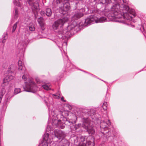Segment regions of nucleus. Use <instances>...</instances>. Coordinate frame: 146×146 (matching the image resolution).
Listing matches in <instances>:
<instances>
[{
    "mask_svg": "<svg viewBox=\"0 0 146 146\" xmlns=\"http://www.w3.org/2000/svg\"><path fill=\"white\" fill-rule=\"evenodd\" d=\"M92 121H90L88 118L85 119L83 121L82 127L87 130V131L90 134H93L95 133V130L93 128L91 124Z\"/></svg>",
    "mask_w": 146,
    "mask_h": 146,
    "instance_id": "f257e3e1",
    "label": "nucleus"
},
{
    "mask_svg": "<svg viewBox=\"0 0 146 146\" xmlns=\"http://www.w3.org/2000/svg\"><path fill=\"white\" fill-rule=\"evenodd\" d=\"M68 18L66 17L58 19L52 25L53 29L54 30L57 29L59 26H60V27H62L64 23L68 21Z\"/></svg>",
    "mask_w": 146,
    "mask_h": 146,
    "instance_id": "f03ea898",
    "label": "nucleus"
},
{
    "mask_svg": "<svg viewBox=\"0 0 146 146\" xmlns=\"http://www.w3.org/2000/svg\"><path fill=\"white\" fill-rule=\"evenodd\" d=\"M24 90L30 92H35L36 91V88L34 82L31 80L28 84L26 85V86L24 88Z\"/></svg>",
    "mask_w": 146,
    "mask_h": 146,
    "instance_id": "7ed1b4c3",
    "label": "nucleus"
},
{
    "mask_svg": "<svg viewBox=\"0 0 146 146\" xmlns=\"http://www.w3.org/2000/svg\"><path fill=\"white\" fill-rule=\"evenodd\" d=\"M28 3L31 7V8L33 12L38 9L39 7V2L38 1L34 2L33 0H27Z\"/></svg>",
    "mask_w": 146,
    "mask_h": 146,
    "instance_id": "20e7f679",
    "label": "nucleus"
},
{
    "mask_svg": "<svg viewBox=\"0 0 146 146\" xmlns=\"http://www.w3.org/2000/svg\"><path fill=\"white\" fill-rule=\"evenodd\" d=\"M76 26V22L75 21L73 22L70 25H69L68 26L66 29L64 30L63 31L62 33L64 35V34H66L68 35V32L73 30Z\"/></svg>",
    "mask_w": 146,
    "mask_h": 146,
    "instance_id": "39448f33",
    "label": "nucleus"
},
{
    "mask_svg": "<svg viewBox=\"0 0 146 146\" xmlns=\"http://www.w3.org/2000/svg\"><path fill=\"white\" fill-rule=\"evenodd\" d=\"M55 136L59 139H63L65 137V134L62 131L58 130L54 131Z\"/></svg>",
    "mask_w": 146,
    "mask_h": 146,
    "instance_id": "423d86ee",
    "label": "nucleus"
},
{
    "mask_svg": "<svg viewBox=\"0 0 146 146\" xmlns=\"http://www.w3.org/2000/svg\"><path fill=\"white\" fill-rule=\"evenodd\" d=\"M44 142L40 145V146H48L47 143L51 142V140L49 138V135L48 133H46L44 134Z\"/></svg>",
    "mask_w": 146,
    "mask_h": 146,
    "instance_id": "0eeeda50",
    "label": "nucleus"
},
{
    "mask_svg": "<svg viewBox=\"0 0 146 146\" xmlns=\"http://www.w3.org/2000/svg\"><path fill=\"white\" fill-rule=\"evenodd\" d=\"M13 77L11 75H8L5 77L3 80L2 86L4 87L8 84L9 82L13 79Z\"/></svg>",
    "mask_w": 146,
    "mask_h": 146,
    "instance_id": "6e6552de",
    "label": "nucleus"
},
{
    "mask_svg": "<svg viewBox=\"0 0 146 146\" xmlns=\"http://www.w3.org/2000/svg\"><path fill=\"white\" fill-rule=\"evenodd\" d=\"M97 18L95 16H91L86 19L85 23L87 24H90L95 21L96 23H98V22L97 21Z\"/></svg>",
    "mask_w": 146,
    "mask_h": 146,
    "instance_id": "1a4fd4ad",
    "label": "nucleus"
},
{
    "mask_svg": "<svg viewBox=\"0 0 146 146\" xmlns=\"http://www.w3.org/2000/svg\"><path fill=\"white\" fill-rule=\"evenodd\" d=\"M85 137H81L79 140L80 142L77 146H86V142L85 141Z\"/></svg>",
    "mask_w": 146,
    "mask_h": 146,
    "instance_id": "9d476101",
    "label": "nucleus"
},
{
    "mask_svg": "<svg viewBox=\"0 0 146 146\" xmlns=\"http://www.w3.org/2000/svg\"><path fill=\"white\" fill-rule=\"evenodd\" d=\"M83 15V14L81 12H78L75 13V14L72 17V19L73 20H77L80 18Z\"/></svg>",
    "mask_w": 146,
    "mask_h": 146,
    "instance_id": "9b49d317",
    "label": "nucleus"
},
{
    "mask_svg": "<svg viewBox=\"0 0 146 146\" xmlns=\"http://www.w3.org/2000/svg\"><path fill=\"white\" fill-rule=\"evenodd\" d=\"M70 4L68 2H66L64 4L63 7L61 9L64 11L66 12L70 9Z\"/></svg>",
    "mask_w": 146,
    "mask_h": 146,
    "instance_id": "f8f14e48",
    "label": "nucleus"
},
{
    "mask_svg": "<svg viewBox=\"0 0 146 146\" xmlns=\"http://www.w3.org/2000/svg\"><path fill=\"white\" fill-rule=\"evenodd\" d=\"M38 22L42 30L44 29V20L42 17H40L38 18Z\"/></svg>",
    "mask_w": 146,
    "mask_h": 146,
    "instance_id": "ddd939ff",
    "label": "nucleus"
},
{
    "mask_svg": "<svg viewBox=\"0 0 146 146\" xmlns=\"http://www.w3.org/2000/svg\"><path fill=\"white\" fill-rule=\"evenodd\" d=\"M106 19V18L104 17H102L99 19L97 18V21L98 22V23H102L105 22Z\"/></svg>",
    "mask_w": 146,
    "mask_h": 146,
    "instance_id": "4468645a",
    "label": "nucleus"
},
{
    "mask_svg": "<svg viewBox=\"0 0 146 146\" xmlns=\"http://www.w3.org/2000/svg\"><path fill=\"white\" fill-rule=\"evenodd\" d=\"M46 15L48 17H50L52 14V12L51 9L47 8L46 9Z\"/></svg>",
    "mask_w": 146,
    "mask_h": 146,
    "instance_id": "2eb2a0df",
    "label": "nucleus"
},
{
    "mask_svg": "<svg viewBox=\"0 0 146 146\" xmlns=\"http://www.w3.org/2000/svg\"><path fill=\"white\" fill-rule=\"evenodd\" d=\"M9 69L10 70H8V72L10 73L11 72H13L15 70V67L14 65H11L9 66Z\"/></svg>",
    "mask_w": 146,
    "mask_h": 146,
    "instance_id": "dca6fc26",
    "label": "nucleus"
},
{
    "mask_svg": "<svg viewBox=\"0 0 146 146\" xmlns=\"http://www.w3.org/2000/svg\"><path fill=\"white\" fill-rule=\"evenodd\" d=\"M92 142H91V141H88L87 142L86 144V146H94V143L93 142L94 141V139H92Z\"/></svg>",
    "mask_w": 146,
    "mask_h": 146,
    "instance_id": "f3484780",
    "label": "nucleus"
},
{
    "mask_svg": "<svg viewBox=\"0 0 146 146\" xmlns=\"http://www.w3.org/2000/svg\"><path fill=\"white\" fill-rule=\"evenodd\" d=\"M14 3L15 5L18 6H19L21 5L20 0H14Z\"/></svg>",
    "mask_w": 146,
    "mask_h": 146,
    "instance_id": "a211bd4d",
    "label": "nucleus"
},
{
    "mask_svg": "<svg viewBox=\"0 0 146 146\" xmlns=\"http://www.w3.org/2000/svg\"><path fill=\"white\" fill-rule=\"evenodd\" d=\"M18 65L19 66V70H22L23 68V64L21 61L19 60L18 62Z\"/></svg>",
    "mask_w": 146,
    "mask_h": 146,
    "instance_id": "6ab92c4d",
    "label": "nucleus"
},
{
    "mask_svg": "<svg viewBox=\"0 0 146 146\" xmlns=\"http://www.w3.org/2000/svg\"><path fill=\"white\" fill-rule=\"evenodd\" d=\"M107 125L108 124L104 122H102L100 124V127L102 128H104L107 127Z\"/></svg>",
    "mask_w": 146,
    "mask_h": 146,
    "instance_id": "aec40b11",
    "label": "nucleus"
},
{
    "mask_svg": "<svg viewBox=\"0 0 146 146\" xmlns=\"http://www.w3.org/2000/svg\"><path fill=\"white\" fill-rule=\"evenodd\" d=\"M42 87L44 89L47 90L50 89V86L47 85H43L42 86Z\"/></svg>",
    "mask_w": 146,
    "mask_h": 146,
    "instance_id": "412c9836",
    "label": "nucleus"
},
{
    "mask_svg": "<svg viewBox=\"0 0 146 146\" xmlns=\"http://www.w3.org/2000/svg\"><path fill=\"white\" fill-rule=\"evenodd\" d=\"M18 23L16 22L13 25V29L12 30V32L13 33L14 32L15 30L16 29L17 27V25Z\"/></svg>",
    "mask_w": 146,
    "mask_h": 146,
    "instance_id": "4be33fe9",
    "label": "nucleus"
},
{
    "mask_svg": "<svg viewBox=\"0 0 146 146\" xmlns=\"http://www.w3.org/2000/svg\"><path fill=\"white\" fill-rule=\"evenodd\" d=\"M103 108L104 110H106L107 109V103L106 102H105L104 103L103 105Z\"/></svg>",
    "mask_w": 146,
    "mask_h": 146,
    "instance_id": "5701e85b",
    "label": "nucleus"
},
{
    "mask_svg": "<svg viewBox=\"0 0 146 146\" xmlns=\"http://www.w3.org/2000/svg\"><path fill=\"white\" fill-rule=\"evenodd\" d=\"M21 90L19 88H15L14 90V93L16 94L20 92Z\"/></svg>",
    "mask_w": 146,
    "mask_h": 146,
    "instance_id": "b1692460",
    "label": "nucleus"
},
{
    "mask_svg": "<svg viewBox=\"0 0 146 146\" xmlns=\"http://www.w3.org/2000/svg\"><path fill=\"white\" fill-rule=\"evenodd\" d=\"M123 9L126 11H128L129 9V8L128 6L125 5L123 6Z\"/></svg>",
    "mask_w": 146,
    "mask_h": 146,
    "instance_id": "393cba45",
    "label": "nucleus"
},
{
    "mask_svg": "<svg viewBox=\"0 0 146 146\" xmlns=\"http://www.w3.org/2000/svg\"><path fill=\"white\" fill-rule=\"evenodd\" d=\"M15 15L16 18L18 16V10L17 9H15Z\"/></svg>",
    "mask_w": 146,
    "mask_h": 146,
    "instance_id": "a878e982",
    "label": "nucleus"
},
{
    "mask_svg": "<svg viewBox=\"0 0 146 146\" xmlns=\"http://www.w3.org/2000/svg\"><path fill=\"white\" fill-rule=\"evenodd\" d=\"M5 90L4 89H3L1 90V93H0V95H3L4 94L5 92Z\"/></svg>",
    "mask_w": 146,
    "mask_h": 146,
    "instance_id": "bb28decb",
    "label": "nucleus"
},
{
    "mask_svg": "<svg viewBox=\"0 0 146 146\" xmlns=\"http://www.w3.org/2000/svg\"><path fill=\"white\" fill-rule=\"evenodd\" d=\"M69 0H56L57 3H60L64 1H68Z\"/></svg>",
    "mask_w": 146,
    "mask_h": 146,
    "instance_id": "cd10ccee",
    "label": "nucleus"
},
{
    "mask_svg": "<svg viewBox=\"0 0 146 146\" xmlns=\"http://www.w3.org/2000/svg\"><path fill=\"white\" fill-rule=\"evenodd\" d=\"M108 0H102V3L104 4L108 3Z\"/></svg>",
    "mask_w": 146,
    "mask_h": 146,
    "instance_id": "c85d7f7f",
    "label": "nucleus"
},
{
    "mask_svg": "<svg viewBox=\"0 0 146 146\" xmlns=\"http://www.w3.org/2000/svg\"><path fill=\"white\" fill-rule=\"evenodd\" d=\"M30 30L31 31H33L35 30V28L33 26H30L29 27Z\"/></svg>",
    "mask_w": 146,
    "mask_h": 146,
    "instance_id": "c756f323",
    "label": "nucleus"
},
{
    "mask_svg": "<svg viewBox=\"0 0 146 146\" xmlns=\"http://www.w3.org/2000/svg\"><path fill=\"white\" fill-rule=\"evenodd\" d=\"M22 78L24 80H26V77L25 76V75H24L22 76Z\"/></svg>",
    "mask_w": 146,
    "mask_h": 146,
    "instance_id": "7c9ffc66",
    "label": "nucleus"
},
{
    "mask_svg": "<svg viewBox=\"0 0 146 146\" xmlns=\"http://www.w3.org/2000/svg\"><path fill=\"white\" fill-rule=\"evenodd\" d=\"M3 96V95H0V102H1V101L2 98Z\"/></svg>",
    "mask_w": 146,
    "mask_h": 146,
    "instance_id": "2f4dec72",
    "label": "nucleus"
},
{
    "mask_svg": "<svg viewBox=\"0 0 146 146\" xmlns=\"http://www.w3.org/2000/svg\"><path fill=\"white\" fill-rule=\"evenodd\" d=\"M54 95V96H56V97L55 98L56 99H59L60 98V97L58 96H56L55 95Z\"/></svg>",
    "mask_w": 146,
    "mask_h": 146,
    "instance_id": "473e14b6",
    "label": "nucleus"
},
{
    "mask_svg": "<svg viewBox=\"0 0 146 146\" xmlns=\"http://www.w3.org/2000/svg\"><path fill=\"white\" fill-rule=\"evenodd\" d=\"M61 100L63 101H64V102H66V101L64 100V98L63 97H62L61 98Z\"/></svg>",
    "mask_w": 146,
    "mask_h": 146,
    "instance_id": "72a5a7b5",
    "label": "nucleus"
},
{
    "mask_svg": "<svg viewBox=\"0 0 146 146\" xmlns=\"http://www.w3.org/2000/svg\"><path fill=\"white\" fill-rule=\"evenodd\" d=\"M6 38H4L3 40H2V42L3 43H5V40H6Z\"/></svg>",
    "mask_w": 146,
    "mask_h": 146,
    "instance_id": "f704fd0d",
    "label": "nucleus"
},
{
    "mask_svg": "<svg viewBox=\"0 0 146 146\" xmlns=\"http://www.w3.org/2000/svg\"><path fill=\"white\" fill-rule=\"evenodd\" d=\"M40 13H41V14L42 15L43 14H44V12L43 11H41Z\"/></svg>",
    "mask_w": 146,
    "mask_h": 146,
    "instance_id": "c9c22d12",
    "label": "nucleus"
},
{
    "mask_svg": "<svg viewBox=\"0 0 146 146\" xmlns=\"http://www.w3.org/2000/svg\"><path fill=\"white\" fill-rule=\"evenodd\" d=\"M64 112H64H62L61 114H62V116H63V114L62 113H63V112Z\"/></svg>",
    "mask_w": 146,
    "mask_h": 146,
    "instance_id": "e433bc0d",
    "label": "nucleus"
},
{
    "mask_svg": "<svg viewBox=\"0 0 146 146\" xmlns=\"http://www.w3.org/2000/svg\"><path fill=\"white\" fill-rule=\"evenodd\" d=\"M61 128H62L63 129V128H64V127H63V126L62 127H61Z\"/></svg>",
    "mask_w": 146,
    "mask_h": 146,
    "instance_id": "4c0bfd02",
    "label": "nucleus"
},
{
    "mask_svg": "<svg viewBox=\"0 0 146 146\" xmlns=\"http://www.w3.org/2000/svg\"><path fill=\"white\" fill-rule=\"evenodd\" d=\"M61 112H61V111H60V114H61Z\"/></svg>",
    "mask_w": 146,
    "mask_h": 146,
    "instance_id": "58836bf2",
    "label": "nucleus"
},
{
    "mask_svg": "<svg viewBox=\"0 0 146 146\" xmlns=\"http://www.w3.org/2000/svg\"><path fill=\"white\" fill-rule=\"evenodd\" d=\"M63 13V14H64L65 13Z\"/></svg>",
    "mask_w": 146,
    "mask_h": 146,
    "instance_id": "ea45409f",
    "label": "nucleus"
},
{
    "mask_svg": "<svg viewBox=\"0 0 146 146\" xmlns=\"http://www.w3.org/2000/svg\"><path fill=\"white\" fill-rule=\"evenodd\" d=\"M6 35L7 36V34H6Z\"/></svg>",
    "mask_w": 146,
    "mask_h": 146,
    "instance_id": "a19ab883",
    "label": "nucleus"
},
{
    "mask_svg": "<svg viewBox=\"0 0 146 146\" xmlns=\"http://www.w3.org/2000/svg\"><path fill=\"white\" fill-rule=\"evenodd\" d=\"M65 13H66V12H65Z\"/></svg>",
    "mask_w": 146,
    "mask_h": 146,
    "instance_id": "79ce46f5",
    "label": "nucleus"
}]
</instances>
